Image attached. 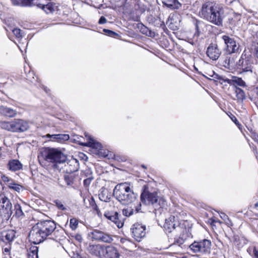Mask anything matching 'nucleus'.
Masks as SVG:
<instances>
[{
  "mask_svg": "<svg viewBox=\"0 0 258 258\" xmlns=\"http://www.w3.org/2000/svg\"><path fill=\"white\" fill-rule=\"evenodd\" d=\"M234 117V118H232V120H234V119H235L236 120H237V119H236V117Z\"/></svg>",
  "mask_w": 258,
  "mask_h": 258,
  "instance_id": "nucleus-59",
  "label": "nucleus"
},
{
  "mask_svg": "<svg viewBox=\"0 0 258 258\" xmlns=\"http://www.w3.org/2000/svg\"><path fill=\"white\" fill-rule=\"evenodd\" d=\"M212 222H216V221H215V220H212Z\"/></svg>",
  "mask_w": 258,
  "mask_h": 258,
  "instance_id": "nucleus-62",
  "label": "nucleus"
},
{
  "mask_svg": "<svg viewBox=\"0 0 258 258\" xmlns=\"http://www.w3.org/2000/svg\"><path fill=\"white\" fill-rule=\"evenodd\" d=\"M252 54L258 58V43H255L251 48Z\"/></svg>",
  "mask_w": 258,
  "mask_h": 258,
  "instance_id": "nucleus-44",
  "label": "nucleus"
},
{
  "mask_svg": "<svg viewBox=\"0 0 258 258\" xmlns=\"http://www.w3.org/2000/svg\"><path fill=\"white\" fill-rule=\"evenodd\" d=\"M13 132H24L27 131L29 126L28 122L21 119H15L12 121Z\"/></svg>",
  "mask_w": 258,
  "mask_h": 258,
  "instance_id": "nucleus-15",
  "label": "nucleus"
},
{
  "mask_svg": "<svg viewBox=\"0 0 258 258\" xmlns=\"http://www.w3.org/2000/svg\"><path fill=\"white\" fill-rule=\"evenodd\" d=\"M113 196L121 204L128 205L137 201V194L127 182L117 184L113 189Z\"/></svg>",
  "mask_w": 258,
  "mask_h": 258,
  "instance_id": "nucleus-3",
  "label": "nucleus"
},
{
  "mask_svg": "<svg viewBox=\"0 0 258 258\" xmlns=\"http://www.w3.org/2000/svg\"><path fill=\"white\" fill-rule=\"evenodd\" d=\"M234 92L238 102H242L246 98L244 91L238 87H235Z\"/></svg>",
  "mask_w": 258,
  "mask_h": 258,
  "instance_id": "nucleus-28",
  "label": "nucleus"
},
{
  "mask_svg": "<svg viewBox=\"0 0 258 258\" xmlns=\"http://www.w3.org/2000/svg\"><path fill=\"white\" fill-rule=\"evenodd\" d=\"M84 173L87 178L84 180V185L85 187H88L94 178L92 175V172L89 169H86L84 171Z\"/></svg>",
  "mask_w": 258,
  "mask_h": 258,
  "instance_id": "nucleus-31",
  "label": "nucleus"
},
{
  "mask_svg": "<svg viewBox=\"0 0 258 258\" xmlns=\"http://www.w3.org/2000/svg\"><path fill=\"white\" fill-rule=\"evenodd\" d=\"M234 117V118H232V120H234V119H235L236 120H237V119H236V117Z\"/></svg>",
  "mask_w": 258,
  "mask_h": 258,
  "instance_id": "nucleus-60",
  "label": "nucleus"
},
{
  "mask_svg": "<svg viewBox=\"0 0 258 258\" xmlns=\"http://www.w3.org/2000/svg\"><path fill=\"white\" fill-rule=\"evenodd\" d=\"M107 20L104 16H101L99 20V24H103L106 23Z\"/></svg>",
  "mask_w": 258,
  "mask_h": 258,
  "instance_id": "nucleus-50",
  "label": "nucleus"
},
{
  "mask_svg": "<svg viewBox=\"0 0 258 258\" xmlns=\"http://www.w3.org/2000/svg\"><path fill=\"white\" fill-rule=\"evenodd\" d=\"M253 255L254 258H258V249L255 247L253 249Z\"/></svg>",
  "mask_w": 258,
  "mask_h": 258,
  "instance_id": "nucleus-51",
  "label": "nucleus"
},
{
  "mask_svg": "<svg viewBox=\"0 0 258 258\" xmlns=\"http://www.w3.org/2000/svg\"><path fill=\"white\" fill-rule=\"evenodd\" d=\"M252 92H253V95H249V98L251 101L254 102L256 104V97H258V86L254 87L252 90Z\"/></svg>",
  "mask_w": 258,
  "mask_h": 258,
  "instance_id": "nucleus-38",
  "label": "nucleus"
},
{
  "mask_svg": "<svg viewBox=\"0 0 258 258\" xmlns=\"http://www.w3.org/2000/svg\"><path fill=\"white\" fill-rule=\"evenodd\" d=\"M90 206L92 208L96 211L97 213L99 211L97 205H96L95 200L93 197H91L89 200Z\"/></svg>",
  "mask_w": 258,
  "mask_h": 258,
  "instance_id": "nucleus-43",
  "label": "nucleus"
},
{
  "mask_svg": "<svg viewBox=\"0 0 258 258\" xmlns=\"http://www.w3.org/2000/svg\"><path fill=\"white\" fill-rule=\"evenodd\" d=\"M86 137H88V141L85 144V146L91 147L96 149H100L102 147L101 144L96 142L92 138L86 135Z\"/></svg>",
  "mask_w": 258,
  "mask_h": 258,
  "instance_id": "nucleus-26",
  "label": "nucleus"
},
{
  "mask_svg": "<svg viewBox=\"0 0 258 258\" xmlns=\"http://www.w3.org/2000/svg\"><path fill=\"white\" fill-rule=\"evenodd\" d=\"M78 220L76 218H71L70 221V228L73 230H76L78 227Z\"/></svg>",
  "mask_w": 258,
  "mask_h": 258,
  "instance_id": "nucleus-40",
  "label": "nucleus"
},
{
  "mask_svg": "<svg viewBox=\"0 0 258 258\" xmlns=\"http://www.w3.org/2000/svg\"><path fill=\"white\" fill-rule=\"evenodd\" d=\"M209 76L212 77V74H209Z\"/></svg>",
  "mask_w": 258,
  "mask_h": 258,
  "instance_id": "nucleus-61",
  "label": "nucleus"
},
{
  "mask_svg": "<svg viewBox=\"0 0 258 258\" xmlns=\"http://www.w3.org/2000/svg\"><path fill=\"white\" fill-rule=\"evenodd\" d=\"M103 32H105L107 34V35H108L109 36L113 37H114L118 35V34L116 33H115V32H113L111 30L106 29H104Z\"/></svg>",
  "mask_w": 258,
  "mask_h": 258,
  "instance_id": "nucleus-46",
  "label": "nucleus"
},
{
  "mask_svg": "<svg viewBox=\"0 0 258 258\" xmlns=\"http://www.w3.org/2000/svg\"><path fill=\"white\" fill-rule=\"evenodd\" d=\"M53 202H54L55 205L59 210H61L62 211H64L67 209L64 206L62 202L61 201H60V200H54Z\"/></svg>",
  "mask_w": 258,
  "mask_h": 258,
  "instance_id": "nucleus-42",
  "label": "nucleus"
},
{
  "mask_svg": "<svg viewBox=\"0 0 258 258\" xmlns=\"http://www.w3.org/2000/svg\"><path fill=\"white\" fill-rule=\"evenodd\" d=\"M131 230L133 237L137 241H140L146 235V227L142 224L135 223Z\"/></svg>",
  "mask_w": 258,
  "mask_h": 258,
  "instance_id": "nucleus-13",
  "label": "nucleus"
},
{
  "mask_svg": "<svg viewBox=\"0 0 258 258\" xmlns=\"http://www.w3.org/2000/svg\"><path fill=\"white\" fill-rule=\"evenodd\" d=\"M162 3L171 10H177L181 7L178 0H162Z\"/></svg>",
  "mask_w": 258,
  "mask_h": 258,
  "instance_id": "nucleus-24",
  "label": "nucleus"
},
{
  "mask_svg": "<svg viewBox=\"0 0 258 258\" xmlns=\"http://www.w3.org/2000/svg\"><path fill=\"white\" fill-rule=\"evenodd\" d=\"M12 205L6 197L0 198V216L9 219L12 214Z\"/></svg>",
  "mask_w": 258,
  "mask_h": 258,
  "instance_id": "nucleus-8",
  "label": "nucleus"
},
{
  "mask_svg": "<svg viewBox=\"0 0 258 258\" xmlns=\"http://www.w3.org/2000/svg\"><path fill=\"white\" fill-rule=\"evenodd\" d=\"M38 248L35 246H32L30 248L28 254V258H38Z\"/></svg>",
  "mask_w": 258,
  "mask_h": 258,
  "instance_id": "nucleus-34",
  "label": "nucleus"
},
{
  "mask_svg": "<svg viewBox=\"0 0 258 258\" xmlns=\"http://www.w3.org/2000/svg\"><path fill=\"white\" fill-rule=\"evenodd\" d=\"M178 227H184L183 225L179 224L178 219L174 216H170L165 219L164 228L167 232H176Z\"/></svg>",
  "mask_w": 258,
  "mask_h": 258,
  "instance_id": "nucleus-11",
  "label": "nucleus"
},
{
  "mask_svg": "<svg viewBox=\"0 0 258 258\" xmlns=\"http://www.w3.org/2000/svg\"><path fill=\"white\" fill-rule=\"evenodd\" d=\"M0 127L3 129L13 132L12 121H2L0 122Z\"/></svg>",
  "mask_w": 258,
  "mask_h": 258,
  "instance_id": "nucleus-35",
  "label": "nucleus"
},
{
  "mask_svg": "<svg viewBox=\"0 0 258 258\" xmlns=\"http://www.w3.org/2000/svg\"><path fill=\"white\" fill-rule=\"evenodd\" d=\"M220 216L224 221H225L227 224H229V223H231V221L230 220L229 217L225 213H221Z\"/></svg>",
  "mask_w": 258,
  "mask_h": 258,
  "instance_id": "nucleus-47",
  "label": "nucleus"
},
{
  "mask_svg": "<svg viewBox=\"0 0 258 258\" xmlns=\"http://www.w3.org/2000/svg\"><path fill=\"white\" fill-rule=\"evenodd\" d=\"M14 210L15 211V215L17 218H20L24 216V213L22 211V207L19 204H17L15 205Z\"/></svg>",
  "mask_w": 258,
  "mask_h": 258,
  "instance_id": "nucleus-37",
  "label": "nucleus"
},
{
  "mask_svg": "<svg viewBox=\"0 0 258 258\" xmlns=\"http://www.w3.org/2000/svg\"><path fill=\"white\" fill-rule=\"evenodd\" d=\"M45 160L53 163H62L67 160L66 156L59 149L48 148L44 151Z\"/></svg>",
  "mask_w": 258,
  "mask_h": 258,
  "instance_id": "nucleus-5",
  "label": "nucleus"
},
{
  "mask_svg": "<svg viewBox=\"0 0 258 258\" xmlns=\"http://www.w3.org/2000/svg\"><path fill=\"white\" fill-rule=\"evenodd\" d=\"M104 216L108 220L113 222L118 228H121L124 224V219L121 215L117 212L107 211L104 213Z\"/></svg>",
  "mask_w": 258,
  "mask_h": 258,
  "instance_id": "nucleus-12",
  "label": "nucleus"
},
{
  "mask_svg": "<svg viewBox=\"0 0 258 258\" xmlns=\"http://www.w3.org/2000/svg\"><path fill=\"white\" fill-rule=\"evenodd\" d=\"M176 228L177 231L175 232L176 234V236L174 238V241L172 245H177L184 249L187 247L188 248L189 245L184 244V242L191 235L189 230L184 226L178 227Z\"/></svg>",
  "mask_w": 258,
  "mask_h": 258,
  "instance_id": "nucleus-6",
  "label": "nucleus"
},
{
  "mask_svg": "<svg viewBox=\"0 0 258 258\" xmlns=\"http://www.w3.org/2000/svg\"><path fill=\"white\" fill-rule=\"evenodd\" d=\"M225 81L230 86H233L234 88L235 87H237L236 85L243 87L246 86L245 82L241 78L236 76H232L231 79Z\"/></svg>",
  "mask_w": 258,
  "mask_h": 258,
  "instance_id": "nucleus-22",
  "label": "nucleus"
},
{
  "mask_svg": "<svg viewBox=\"0 0 258 258\" xmlns=\"http://www.w3.org/2000/svg\"><path fill=\"white\" fill-rule=\"evenodd\" d=\"M142 167H143V168H146V166H145L144 165H142Z\"/></svg>",
  "mask_w": 258,
  "mask_h": 258,
  "instance_id": "nucleus-57",
  "label": "nucleus"
},
{
  "mask_svg": "<svg viewBox=\"0 0 258 258\" xmlns=\"http://www.w3.org/2000/svg\"><path fill=\"white\" fill-rule=\"evenodd\" d=\"M258 204H256L255 205V206H257Z\"/></svg>",
  "mask_w": 258,
  "mask_h": 258,
  "instance_id": "nucleus-63",
  "label": "nucleus"
},
{
  "mask_svg": "<svg viewBox=\"0 0 258 258\" xmlns=\"http://www.w3.org/2000/svg\"><path fill=\"white\" fill-rule=\"evenodd\" d=\"M212 77L213 78V79L215 80V79H217L218 80V78H219V75L217 74H216L215 72H212Z\"/></svg>",
  "mask_w": 258,
  "mask_h": 258,
  "instance_id": "nucleus-53",
  "label": "nucleus"
},
{
  "mask_svg": "<svg viewBox=\"0 0 258 258\" xmlns=\"http://www.w3.org/2000/svg\"><path fill=\"white\" fill-rule=\"evenodd\" d=\"M10 249H11L10 246H9L8 247L5 248L4 249V252L9 253L10 252Z\"/></svg>",
  "mask_w": 258,
  "mask_h": 258,
  "instance_id": "nucleus-54",
  "label": "nucleus"
},
{
  "mask_svg": "<svg viewBox=\"0 0 258 258\" xmlns=\"http://www.w3.org/2000/svg\"><path fill=\"white\" fill-rule=\"evenodd\" d=\"M140 198L143 203L145 205H151L155 209L164 206L165 202L162 198H159L156 192H150L146 190L142 193Z\"/></svg>",
  "mask_w": 258,
  "mask_h": 258,
  "instance_id": "nucleus-4",
  "label": "nucleus"
},
{
  "mask_svg": "<svg viewBox=\"0 0 258 258\" xmlns=\"http://www.w3.org/2000/svg\"><path fill=\"white\" fill-rule=\"evenodd\" d=\"M8 168L9 170L16 171L22 168L23 165L18 160H12L9 161L8 163Z\"/></svg>",
  "mask_w": 258,
  "mask_h": 258,
  "instance_id": "nucleus-25",
  "label": "nucleus"
},
{
  "mask_svg": "<svg viewBox=\"0 0 258 258\" xmlns=\"http://www.w3.org/2000/svg\"><path fill=\"white\" fill-rule=\"evenodd\" d=\"M0 114L8 117H13L17 114L16 110L7 106H0Z\"/></svg>",
  "mask_w": 258,
  "mask_h": 258,
  "instance_id": "nucleus-23",
  "label": "nucleus"
},
{
  "mask_svg": "<svg viewBox=\"0 0 258 258\" xmlns=\"http://www.w3.org/2000/svg\"><path fill=\"white\" fill-rule=\"evenodd\" d=\"M46 137L49 138L51 141L53 142H57L58 143H63L64 141L69 140L70 137L67 134H47Z\"/></svg>",
  "mask_w": 258,
  "mask_h": 258,
  "instance_id": "nucleus-21",
  "label": "nucleus"
},
{
  "mask_svg": "<svg viewBox=\"0 0 258 258\" xmlns=\"http://www.w3.org/2000/svg\"><path fill=\"white\" fill-rule=\"evenodd\" d=\"M65 167L68 172H75L79 169V161L76 159L72 158L65 164Z\"/></svg>",
  "mask_w": 258,
  "mask_h": 258,
  "instance_id": "nucleus-20",
  "label": "nucleus"
},
{
  "mask_svg": "<svg viewBox=\"0 0 258 258\" xmlns=\"http://www.w3.org/2000/svg\"><path fill=\"white\" fill-rule=\"evenodd\" d=\"M13 33L18 39H21L23 37V33L21 30L18 28H14L12 30Z\"/></svg>",
  "mask_w": 258,
  "mask_h": 258,
  "instance_id": "nucleus-41",
  "label": "nucleus"
},
{
  "mask_svg": "<svg viewBox=\"0 0 258 258\" xmlns=\"http://www.w3.org/2000/svg\"><path fill=\"white\" fill-rule=\"evenodd\" d=\"M32 0H11L14 5L31 7Z\"/></svg>",
  "mask_w": 258,
  "mask_h": 258,
  "instance_id": "nucleus-33",
  "label": "nucleus"
},
{
  "mask_svg": "<svg viewBox=\"0 0 258 258\" xmlns=\"http://www.w3.org/2000/svg\"><path fill=\"white\" fill-rule=\"evenodd\" d=\"M89 235L93 239L105 243H110L113 240L111 235L99 229H93Z\"/></svg>",
  "mask_w": 258,
  "mask_h": 258,
  "instance_id": "nucleus-10",
  "label": "nucleus"
},
{
  "mask_svg": "<svg viewBox=\"0 0 258 258\" xmlns=\"http://www.w3.org/2000/svg\"><path fill=\"white\" fill-rule=\"evenodd\" d=\"M117 249L111 245L105 246L101 258H120Z\"/></svg>",
  "mask_w": 258,
  "mask_h": 258,
  "instance_id": "nucleus-16",
  "label": "nucleus"
},
{
  "mask_svg": "<svg viewBox=\"0 0 258 258\" xmlns=\"http://www.w3.org/2000/svg\"><path fill=\"white\" fill-rule=\"evenodd\" d=\"M9 188L20 192L22 189V186L15 183L13 180L8 183Z\"/></svg>",
  "mask_w": 258,
  "mask_h": 258,
  "instance_id": "nucleus-36",
  "label": "nucleus"
},
{
  "mask_svg": "<svg viewBox=\"0 0 258 258\" xmlns=\"http://www.w3.org/2000/svg\"><path fill=\"white\" fill-rule=\"evenodd\" d=\"M222 39L225 45V50L228 54L237 53L239 50L240 45L232 37L228 35H223Z\"/></svg>",
  "mask_w": 258,
  "mask_h": 258,
  "instance_id": "nucleus-9",
  "label": "nucleus"
},
{
  "mask_svg": "<svg viewBox=\"0 0 258 258\" xmlns=\"http://www.w3.org/2000/svg\"><path fill=\"white\" fill-rule=\"evenodd\" d=\"M239 69L241 73L250 72L252 73V64L250 60L246 57L244 58L242 56L237 63Z\"/></svg>",
  "mask_w": 258,
  "mask_h": 258,
  "instance_id": "nucleus-18",
  "label": "nucleus"
},
{
  "mask_svg": "<svg viewBox=\"0 0 258 258\" xmlns=\"http://www.w3.org/2000/svg\"><path fill=\"white\" fill-rule=\"evenodd\" d=\"M16 232L14 230H9L3 233L4 240L7 242H12L15 238Z\"/></svg>",
  "mask_w": 258,
  "mask_h": 258,
  "instance_id": "nucleus-29",
  "label": "nucleus"
},
{
  "mask_svg": "<svg viewBox=\"0 0 258 258\" xmlns=\"http://www.w3.org/2000/svg\"><path fill=\"white\" fill-rule=\"evenodd\" d=\"M42 88L43 89V90L46 92V93H48V91H49V89H47V88L46 87H45L43 85H42Z\"/></svg>",
  "mask_w": 258,
  "mask_h": 258,
  "instance_id": "nucleus-55",
  "label": "nucleus"
},
{
  "mask_svg": "<svg viewBox=\"0 0 258 258\" xmlns=\"http://www.w3.org/2000/svg\"><path fill=\"white\" fill-rule=\"evenodd\" d=\"M105 245L101 244H90L87 250L91 254L101 258Z\"/></svg>",
  "mask_w": 258,
  "mask_h": 258,
  "instance_id": "nucleus-19",
  "label": "nucleus"
},
{
  "mask_svg": "<svg viewBox=\"0 0 258 258\" xmlns=\"http://www.w3.org/2000/svg\"><path fill=\"white\" fill-rule=\"evenodd\" d=\"M1 179L5 182L9 183L10 182H12V180H13V179H12L11 178H9L8 176L4 174H2Z\"/></svg>",
  "mask_w": 258,
  "mask_h": 258,
  "instance_id": "nucleus-49",
  "label": "nucleus"
},
{
  "mask_svg": "<svg viewBox=\"0 0 258 258\" xmlns=\"http://www.w3.org/2000/svg\"><path fill=\"white\" fill-rule=\"evenodd\" d=\"M234 117V118H232V120H234V119H235L236 120H237V119H236V117Z\"/></svg>",
  "mask_w": 258,
  "mask_h": 258,
  "instance_id": "nucleus-58",
  "label": "nucleus"
},
{
  "mask_svg": "<svg viewBox=\"0 0 258 258\" xmlns=\"http://www.w3.org/2000/svg\"><path fill=\"white\" fill-rule=\"evenodd\" d=\"M201 18L217 26L223 25L224 9L220 4L208 2L204 3L200 12Z\"/></svg>",
  "mask_w": 258,
  "mask_h": 258,
  "instance_id": "nucleus-1",
  "label": "nucleus"
},
{
  "mask_svg": "<svg viewBox=\"0 0 258 258\" xmlns=\"http://www.w3.org/2000/svg\"><path fill=\"white\" fill-rule=\"evenodd\" d=\"M138 28L142 34L147 36L151 37L152 34L154 33L151 30H150L148 27L145 26L142 23L138 24Z\"/></svg>",
  "mask_w": 258,
  "mask_h": 258,
  "instance_id": "nucleus-32",
  "label": "nucleus"
},
{
  "mask_svg": "<svg viewBox=\"0 0 258 258\" xmlns=\"http://www.w3.org/2000/svg\"><path fill=\"white\" fill-rule=\"evenodd\" d=\"M55 229L54 221L50 220L41 221L32 228L29 237L33 243L39 244L53 233L55 234L57 232L55 231Z\"/></svg>",
  "mask_w": 258,
  "mask_h": 258,
  "instance_id": "nucleus-2",
  "label": "nucleus"
},
{
  "mask_svg": "<svg viewBox=\"0 0 258 258\" xmlns=\"http://www.w3.org/2000/svg\"><path fill=\"white\" fill-rule=\"evenodd\" d=\"M65 182L68 185H71L73 183V177L72 176L66 175L64 176Z\"/></svg>",
  "mask_w": 258,
  "mask_h": 258,
  "instance_id": "nucleus-45",
  "label": "nucleus"
},
{
  "mask_svg": "<svg viewBox=\"0 0 258 258\" xmlns=\"http://www.w3.org/2000/svg\"><path fill=\"white\" fill-rule=\"evenodd\" d=\"M142 205L140 202H137L136 204H135L134 208L135 209L134 212L136 213L142 212L141 211Z\"/></svg>",
  "mask_w": 258,
  "mask_h": 258,
  "instance_id": "nucleus-48",
  "label": "nucleus"
},
{
  "mask_svg": "<svg viewBox=\"0 0 258 258\" xmlns=\"http://www.w3.org/2000/svg\"><path fill=\"white\" fill-rule=\"evenodd\" d=\"M134 213V209L132 207H128L122 210V214L126 217H129Z\"/></svg>",
  "mask_w": 258,
  "mask_h": 258,
  "instance_id": "nucleus-39",
  "label": "nucleus"
},
{
  "mask_svg": "<svg viewBox=\"0 0 258 258\" xmlns=\"http://www.w3.org/2000/svg\"><path fill=\"white\" fill-rule=\"evenodd\" d=\"M76 238L78 240H81L82 239V238L80 235H77L76 237Z\"/></svg>",
  "mask_w": 258,
  "mask_h": 258,
  "instance_id": "nucleus-56",
  "label": "nucleus"
},
{
  "mask_svg": "<svg viewBox=\"0 0 258 258\" xmlns=\"http://www.w3.org/2000/svg\"><path fill=\"white\" fill-rule=\"evenodd\" d=\"M206 54L212 60L218 59L221 54V51L217 44L212 43L207 48Z\"/></svg>",
  "mask_w": 258,
  "mask_h": 258,
  "instance_id": "nucleus-17",
  "label": "nucleus"
},
{
  "mask_svg": "<svg viewBox=\"0 0 258 258\" xmlns=\"http://www.w3.org/2000/svg\"><path fill=\"white\" fill-rule=\"evenodd\" d=\"M49 1L50 0H32L31 6H36L48 14L54 10L52 4Z\"/></svg>",
  "mask_w": 258,
  "mask_h": 258,
  "instance_id": "nucleus-14",
  "label": "nucleus"
},
{
  "mask_svg": "<svg viewBox=\"0 0 258 258\" xmlns=\"http://www.w3.org/2000/svg\"><path fill=\"white\" fill-rule=\"evenodd\" d=\"M211 242L209 240L204 239L195 241L190 244L188 248L194 253H209L210 252Z\"/></svg>",
  "mask_w": 258,
  "mask_h": 258,
  "instance_id": "nucleus-7",
  "label": "nucleus"
},
{
  "mask_svg": "<svg viewBox=\"0 0 258 258\" xmlns=\"http://www.w3.org/2000/svg\"><path fill=\"white\" fill-rule=\"evenodd\" d=\"M26 79L35 85H37V84L39 83V79L35 76L33 71H29L26 75Z\"/></svg>",
  "mask_w": 258,
  "mask_h": 258,
  "instance_id": "nucleus-30",
  "label": "nucleus"
},
{
  "mask_svg": "<svg viewBox=\"0 0 258 258\" xmlns=\"http://www.w3.org/2000/svg\"><path fill=\"white\" fill-rule=\"evenodd\" d=\"M110 193L108 190L104 187L101 188L100 192L99 194V199L103 202H108L110 199Z\"/></svg>",
  "mask_w": 258,
  "mask_h": 258,
  "instance_id": "nucleus-27",
  "label": "nucleus"
},
{
  "mask_svg": "<svg viewBox=\"0 0 258 258\" xmlns=\"http://www.w3.org/2000/svg\"><path fill=\"white\" fill-rule=\"evenodd\" d=\"M218 80L220 81L221 84H222L223 82L226 83V81H225L226 80H230V79H228V78H226L225 77H223V76H221L219 75V78H218Z\"/></svg>",
  "mask_w": 258,
  "mask_h": 258,
  "instance_id": "nucleus-52",
  "label": "nucleus"
}]
</instances>
